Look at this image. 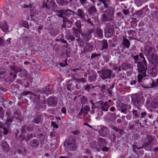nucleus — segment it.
<instances>
[{"label":"nucleus","mask_w":158,"mask_h":158,"mask_svg":"<svg viewBox=\"0 0 158 158\" xmlns=\"http://www.w3.org/2000/svg\"><path fill=\"white\" fill-rule=\"evenodd\" d=\"M147 142L151 143L152 144L156 141V138L155 136L150 135L148 136L147 138Z\"/></svg>","instance_id":"nucleus-30"},{"label":"nucleus","mask_w":158,"mask_h":158,"mask_svg":"<svg viewBox=\"0 0 158 158\" xmlns=\"http://www.w3.org/2000/svg\"><path fill=\"white\" fill-rule=\"evenodd\" d=\"M35 134L40 139V141L44 140L45 137V132L43 128H38L37 129Z\"/></svg>","instance_id":"nucleus-9"},{"label":"nucleus","mask_w":158,"mask_h":158,"mask_svg":"<svg viewBox=\"0 0 158 158\" xmlns=\"http://www.w3.org/2000/svg\"><path fill=\"white\" fill-rule=\"evenodd\" d=\"M11 69L16 73L22 71V69L20 67L13 66L11 67Z\"/></svg>","instance_id":"nucleus-39"},{"label":"nucleus","mask_w":158,"mask_h":158,"mask_svg":"<svg viewBox=\"0 0 158 158\" xmlns=\"http://www.w3.org/2000/svg\"><path fill=\"white\" fill-rule=\"evenodd\" d=\"M85 153L86 155H90L91 152L89 149L88 148H86L85 149Z\"/></svg>","instance_id":"nucleus-63"},{"label":"nucleus","mask_w":158,"mask_h":158,"mask_svg":"<svg viewBox=\"0 0 158 158\" xmlns=\"http://www.w3.org/2000/svg\"><path fill=\"white\" fill-rule=\"evenodd\" d=\"M145 83L147 88H153L154 81L151 78H148L146 80Z\"/></svg>","instance_id":"nucleus-23"},{"label":"nucleus","mask_w":158,"mask_h":158,"mask_svg":"<svg viewBox=\"0 0 158 158\" xmlns=\"http://www.w3.org/2000/svg\"><path fill=\"white\" fill-rule=\"evenodd\" d=\"M102 19V22H106L107 21H112V20L109 16L104 12L103 14L101 15Z\"/></svg>","instance_id":"nucleus-31"},{"label":"nucleus","mask_w":158,"mask_h":158,"mask_svg":"<svg viewBox=\"0 0 158 158\" xmlns=\"http://www.w3.org/2000/svg\"><path fill=\"white\" fill-rule=\"evenodd\" d=\"M139 66L137 67V70L139 74L137 76L138 80L139 83L141 82L143 78L146 76V72L147 70V67L144 66Z\"/></svg>","instance_id":"nucleus-2"},{"label":"nucleus","mask_w":158,"mask_h":158,"mask_svg":"<svg viewBox=\"0 0 158 158\" xmlns=\"http://www.w3.org/2000/svg\"><path fill=\"white\" fill-rule=\"evenodd\" d=\"M157 102H155L154 101H153L152 103V108H156L158 106Z\"/></svg>","instance_id":"nucleus-61"},{"label":"nucleus","mask_w":158,"mask_h":158,"mask_svg":"<svg viewBox=\"0 0 158 158\" xmlns=\"http://www.w3.org/2000/svg\"><path fill=\"white\" fill-rule=\"evenodd\" d=\"M56 5L55 3L52 1L48 0L46 2L45 1L43 2L42 7L49 9L55 7Z\"/></svg>","instance_id":"nucleus-10"},{"label":"nucleus","mask_w":158,"mask_h":158,"mask_svg":"<svg viewBox=\"0 0 158 158\" xmlns=\"http://www.w3.org/2000/svg\"><path fill=\"white\" fill-rule=\"evenodd\" d=\"M143 11L144 9L140 10H138L136 12V15H138V17H143Z\"/></svg>","instance_id":"nucleus-41"},{"label":"nucleus","mask_w":158,"mask_h":158,"mask_svg":"<svg viewBox=\"0 0 158 158\" xmlns=\"http://www.w3.org/2000/svg\"><path fill=\"white\" fill-rule=\"evenodd\" d=\"M67 149L71 151H74L76 147L74 140L72 138H69L67 141Z\"/></svg>","instance_id":"nucleus-8"},{"label":"nucleus","mask_w":158,"mask_h":158,"mask_svg":"<svg viewBox=\"0 0 158 158\" xmlns=\"http://www.w3.org/2000/svg\"><path fill=\"white\" fill-rule=\"evenodd\" d=\"M97 74L96 73L93 72L88 77V81L91 82H94L96 80Z\"/></svg>","instance_id":"nucleus-22"},{"label":"nucleus","mask_w":158,"mask_h":158,"mask_svg":"<svg viewBox=\"0 0 158 158\" xmlns=\"http://www.w3.org/2000/svg\"><path fill=\"white\" fill-rule=\"evenodd\" d=\"M42 103L40 102L38 103V105H36V107L37 108V109H40L42 108L43 106L42 105Z\"/></svg>","instance_id":"nucleus-64"},{"label":"nucleus","mask_w":158,"mask_h":158,"mask_svg":"<svg viewBox=\"0 0 158 158\" xmlns=\"http://www.w3.org/2000/svg\"><path fill=\"white\" fill-rule=\"evenodd\" d=\"M122 43L123 47L127 48H129L130 45V42L127 39L124 38Z\"/></svg>","instance_id":"nucleus-29"},{"label":"nucleus","mask_w":158,"mask_h":158,"mask_svg":"<svg viewBox=\"0 0 158 158\" xmlns=\"http://www.w3.org/2000/svg\"><path fill=\"white\" fill-rule=\"evenodd\" d=\"M75 80H76L77 82H81L83 83L85 82L86 81L85 79L84 78H81L75 79Z\"/></svg>","instance_id":"nucleus-52"},{"label":"nucleus","mask_w":158,"mask_h":158,"mask_svg":"<svg viewBox=\"0 0 158 158\" xmlns=\"http://www.w3.org/2000/svg\"><path fill=\"white\" fill-rule=\"evenodd\" d=\"M114 30L111 27H107L105 29V35L106 38H110L113 35Z\"/></svg>","instance_id":"nucleus-19"},{"label":"nucleus","mask_w":158,"mask_h":158,"mask_svg":"<svg viewBox=\"0 0 158 158\" xmlns=\"http://www.w3.org/2000/svg\"><path fill=\"white\" fill-rule=\"evenodd\" d=\"M6 74L5 72L4 69L0 72V78H3Z\"/></svg>","instance_id":"nucleus-58"},{"label":"nucleus","mask_w":158,"mask_h":158,"mask_svg":"<svg viewBox=\"0 0 158 158\" xmlns=\"http://www.w3.org/2000/svg\"><path fill=\"white\" fill-rule=\"evenodd\" d=\"M122 69L123 70H126L131 69L132 66L130 64L128 63L127 62H123L121 65Z\"/></svg>","instance_id":"nucleus-24"},{"label":"nucleus","mask_w":158,"mask_h":158,"mask_svg":"<svg viewBox=\"0 0 158 158\" xmlns=\"http://www.w3.org/2000/svg\"><path fill=\"white\" fill-rule=\"evenodd\" d=\"M63 22L64 23L63 24V25L64 26L65 25H66V24L67 23L69 24H70V20H68L67 18H65L63 19Z\"/></svg>","instance_id":"nucleus-53"},{"label":"nucleus","mask_w":158,"mask_h":158,"mask_svg":"<svg viewBox=\"0 0 158 158\" xmlns=\"http://www.w3.org/2000/svg\"><path fill=\"white\" fill-rule=\"evenodd\" d=\"M33 137V134H28L25 136H23L22 137L23 139H25L26 140H30Z\"/></svg>","instance_id":"nucleus-47"},{"label":"nucleus","mask_w":158,"mask_h":158,"mask_svg":"<svg viewBox=\"0 0 158 158\" xmlns=\"http://www.w3.org/2000/svg\"><path fill=\"white\" fill-rule=\"evenodd\" d=\"M94 88V86L92 85V84H90L87 85L85 87V89L89 92L91 91L92 89H93Z\"/></svg>","instance_id":"nucleus-46"},{"label":"nucleus","mask_w":158,"mask_h":158,"mask_svg":"<svg viewBox=\"0 0 158 158\" xmlns=\"http://www.w3.org/2000/svg\"><path fill=\"white\" fill-rule=\"evenodd\" d=\"M96 9L94 6L90 7L89 9V13L91 15L92 14H95L96 13Z\"/></svg>","instance_id":"nucleus-37"},{"label":"nucleus","mask_w":158,"mask_h":158,"mask_svg":"<svg viewBox=\"0 0 158 158\" xmlns=\"http://www.w3.org/2000/svg\"><path fill=\"white\" fill-rule=\"evenodd\" d=\"M108 45V44H107V41L106 40H103L102 41V48L101 49V50L107 49Z\"/></svg>","instance_id":"nucleus-40"},{"label":"nucleus","mask_w":158,"mask_h":158,"mask_svg":"<svg viewBox=\"0 0 158 158\" xmlns=\"http://www.w3.org/2000/svg\"><path fill=\"white\" fill-rule=\"evenodd\" d=\"M93 48V45L89 43H87L84 48V51L88 52L92 51Z\"/></svg>","instance_id":"nucleus-27"},{"label":"nucleus","mask_w":158,"mask_h":158,"mask_svg":"<svg viewBox=\"0 0 158 158\" xmlns=\"http://www.w3.org/2000/svg\"><path fill=\"white\" fill-rule=\"evenodd\" d=\"M112 72L110 70L106 69H103L102 74L100 77L103 80L107 78L110 79L111 77L113 78L114 76V74H113L112 75Z\"/></svg>","instance_id":"nucleus-3"},{"label":"nucleus","mask_w":158,"mask_h":158,"mask_svg":"<svg viewBox=\"0 0 158 158\" xmlns=\"http://www.w3.org/2000/svg\"><path fill=\"white\" fill-rule=\"evenodd\" d=\"M150 58L152 59V63L153 64V65H155L154 64L158 65V56L156 55L155 54L154 56Z\"/></svg>","instance_id":"nucleus-38"},{"label":"nucleus","mask_w":158,"mask_h":158,"mask_svg":"<svg viewBox=\"0 0 158 158\" xmlns=\"http://www.w3.org/2000/svg\"><path fill=\"white\" fill-rule=\"evenodd\" d=\"M5 111L3 107H0V118H1L3 117L4 115Z\"/></svg>","instance_id":"nucleus-50"},{"label":"nucleus","mask_w":158,"mask_h":158,"mask_svg":"<svg viewBox=\"0 0 158 158\" xmlns=\"http://www.w3.org/2000/svg\"><path fill=\"white\" fill-rule=\"evenodd\" d=\"M111 128L112 129L115 131V132H114V134L118 138L121 137L124 133V132L123 129H119L118 127L115 126H112L111 127Z\"/></svg>","instance_id":"nucleus-14"},{"label":"nucleus","mask_w":158,"mask_h":158,"mask_svg":"<svg viewBox=\"0 0 158 158\" xmlns=\"http://www.w3.org/2000/svg\"><path fill=\"white\" fill-rule=\"evenodd\" d=\"M105 14H106L112 20L114 18V11L112 8H109L104 11Z\"/></svg>","instance_id":"nucleus-21"},{"label":"nucleus","mask_w":158,"mask_h":158,"mask_svg":"<svg viewBox=\"0 0 158 158\" xmlns=\"http://www.w3.org/2000/svg\"><path fill=\"white\" fill-rule=\"evenodd\" d=\"M4 13L7 15H9L10 13L9 10V7L8 6H6L4 9Z\"/></svg>","instance_id":"nucleus-48"},{"label":"nucleus","mask_w":158,"mask_h":158,"mask_svg":"<svg viewBox=\"0 0 158 158\" xmlns=\"http://www.w3.org/2000/svg\"><path fill=\"white\" fill-rule=\"evenodd\" d=\"M23 96H27V97L29 98L31 101L35 102V99L37 98L39 100V98L37 95L33 94L31 92L27 91L23 92L21 94Z\"/></svg>","instance_id":"nucleus-4"},{"label":"nucleus","mask_w":158,"mask_h":158,"mask_svg":"<svg viewBox=\"0 0 158 158\" xmlns=\"http://www.w3.org/2000/svg\"><path fill=\"white\" fill-rule=\"evenodd\" d=\"M99 103L100 104V109L101 111L105 112L108 111L110 106L108 105L107 101L105 102L100 101Z\"/></svg>","instance_id":"nucleus-15"},{"label":"nucleus","mask_w":158,"mask_h":158,"mask_svg":"<svg viewBox=\"0 0 158 158\" xmlns=\"http://www.w3.org/2000/svg\"><path fill=\"white\" fill-rule=\"evenodd\" d=\"M132 112V114H134L135 118H138L139 117L140 113L139 112H137L136 110L133 109Z\"/></svg>","instance_id":"nucleus-49"},{"label":"nucleus","mask_w":158,"mask_h":158,"mask_svg":"<svg viewBox=\"0 0 158 158\" xmlns=\"http://www.w3.org/2000/svg\"><path fill=\"white\" fill-rule=\"evenodd\" d=\"M132 102L134 106L138 108L142 104L143 102L142 97L140 96H136L134 98H132Z\"/></svg>","instance_id":"nucleus-7"},{"label":"nucleus","mask_w":158,"mask_h":158,"mask_svg":"<svg viewBox=\"0 0 158 158\" xmlns=\"http://www.w3.org/2000/svg\"><path fill=\"white\" fill-rule=\"evenodd\" d=\"M132 57L135 60L134 63H137V64H138V63L139 62V61H138V60H139V56L137 55L135 56H132Z\"/></svg>","instance_id":"nucleus-57"},{"label":"nucleus","mask_w":158,"mask_h":158,"mask_svg":"<svg viewBox=\"0 0 158 158\" xmlns=\"http://www.w3.org/2000/svg\"><path fill=\"white\" fill-rule=\"evenodd\" d=\"M22 25L23 27L26 28H27L29 27V25L28 22L25 21H23L22 22Z\"/></svg>","instance_id":"nucleus-54"},{"label":"nucleus","mask_w":158,"mask_h":158,"mask_svg":"<svg viewBox=\"0 0 158 158\" xmlns=\"http://www.w3.org/2000/svg\"><path fill=\"white\" fill-rule=\"evenodd\" d=\"M135 3L138 7H140L142 5V2L140 0H136Z\"/></svg>","instance_id":"nucleus-55"},{"label":"nucleus","mask_w":158,"mask_h":158,"mask_svg":"<svg viewBox=\"0 0 158 158\" xmlns=\"http://www.w3.org/2000/svg\"><path fill=\"white\" fill-rule=\"evenodd\" d=\"M73 30L74 31L73 33L77 38L79 39L80 37V33L81 32V30H78L75 27H73L72 28Z\"/></svg>","instance_id":"nucleus-33"},{"label":"nucleus","mask_w":158,"mask_h":158,"mask_svg":"<svg viewBox=\"0 0 158 158\" xmlns=\"http://www.w3.org/2000/svg\"><path fill=\"white\" fill-rule=\"evenodd\" d=\"M90 147L93 149H95L97 147V144L95 142H92L90 143Z\"/></svg>","instance_id":"nucleus-51"},{"label":"nucleus","mask_w":158,"mask_h":158,"mask_svg":"<svg viewBox=\"0 0 158 158\" xmlns=\"http://www.w3.org/2000/svg\"><path fill=\"white\" fill-rule=\"evenodd\" d=\"M94 31V30L93 29H89L85 33H82V36L83 39L85 41H88L91 39L92 36L91 34Z\"/></svg>","instance_id":"nucleus-11"},{"label":"nucleus","mask_w":158,"mask_h":158,"mask_svg":"<svg viewBox=\"0 0 158 158\" xmlns=\"http://www.w3.org/2000/svg\"><path fill=\"white\" fill-rule=\"evenodd\" d=\"M50 135L51 137L53 139H55L56 138L57 136H56L55 133L51 132L50 133Z\"/></svg>","instance_id":"nucleus-62"},{"label":"nucleus","mask_w":158,"mask_h":158,"mask_svg":"<svg viewBox=\"0 0 158 158\" xmlns=\"http://www.w3.org/2000/svg\"><path fill=\"white\" fill-rule=\"evenodd\" d=\"M139 56L140 57L143 59V60L140 61H139L138 64H137V67L139 66H144L145 67H147V63L145 59L144 56L143 54L142 53H140L139 54Z\"/></svg>","instance_id":"nucleus-16"},{"label":"nucleus","mask_w":158,"mask_h":158,"mask_svg":"<svg viewBox=\"0 0 158 158\" xmlns=\"http://www.w3.org/2000/svg\"><path fill=\"white\" fill-rule=\"evenodd\" d=\"M56 1L58 4L62 6L67 4L68 3L67 2L64 0H56Z\"/></svg>","instance_id":"nucleus-44"},{"label":"nucleus","mask_w":158,"mask_h":158,"mask_svg":"<svg viewBox=\"0 0 158 158\" xmlns=\"http://www.w3.org/2000/svg\"><path fill=\"white\" fill-rule=\"evenodd\" d=\"M66 16L68 17H69L71 15L74 16L76 14L75 12L69 9L66 10Z\"/></svg>","instance_id":"nucleus-36"},{"label":"nucleus","mask_w":158,"mask_h":158,"mask_svg":"<svg viewBox=\"0 0 158 158\" xmlns=\"http://www.w3.org/2000/svg\"><path fill=\"white\" fill-rule=\"evenodd\" d=\"M12 121V118L9 117L7 118L6 122L5 123V124H2L0 127L3 130V132L4 135H6L8 133V128L9 126L10 125L9 123H11Z\"/></svg>","instance_id":"nucleus-5"},{"label":"nucleus","mask_w":158,"mask_h":158,"mask_svg":"<svg viewBox=\"0 0 158 158\" xmlns=\"http://www.w3.org/2000/svg\"><path fill=\"white\" fill-rule=\"evenodd\" d=\"M152 145V144L147 142L144 144V148L146 150L151 151L152 150L153 147Z\"/></svg>","instance_id":"nucleus-35"},{"label":"nucleus","mask_w":158,"mask_h":158,"mask_svg":"<svg viewBox=\"0 0 158 158\" xmlns=\"http://www.w3.org/2000/svg\"><path fill=\"white\" fill-rule=\"evenodd\" d=\"M76 40L77 41H79V45L81 47H82L84 45V42L81 40V38L78 39H77Z\"/></svg>","instance_id":"nucleus-60"},{"label":"nucleus","mask_w":158,"mask_h":158,"mask_svg":"<svg viewBox=\"0 0 158 158\" xmlns=\"http://www.w3.org/2000/svg\"><path fill=\"white\" fill-rule=\"evenodd\" d=\"M42 121V116L41 114L36 113L34 116L33 121L35 123L38 124Z\"/></svg>","instance_id":"nucleus-20"},{"label":"nucleus","mask_w":158,"mask_h":158,"mask_svg":"<svg viewBox=\"0 0 158 158\" xmlns=\"http://www.w3.org/2000/svg\"><path fill=\"white\" fill-rule=\"evenodd\" d=\"M47 103L49 106H55L57 104V99L54 97H50L47 100Z\"/></svg>","instance_id":"nucleus-13"},{"label":"nucleus","mask_w":158,"mask_h":158,"mask_svg":"<svg viewBox=\"0 0 158 158\" xmlns=\"http://www.w3.org/2000/svg\"><path fill=\"white\" fill-rule=\"evenodd\" d=\"M8 27L9 25L5 21L1 22L0 23V28L4 32L7 33L9 32Z\"/></svg>","instance_id":"nucleus-17"},{"label":"nucleus","mask_w":158,"mask_h":158,"mask_svg":"<svg viewBox=\"0 0 158 158\" xmlns=\"http://www.w3.org/2000/svg\"><path fill=\"white\" fill-rule=\"evenodd\" d=\"M144 54L148 57H153L155 55L156 53L155 48L147 45L144 47Z\"/></svg>","instance_id":"nucleus-1"},{"label":"nucleus","mask_w":158,"mask_h":158,"mask_svg":"<svg viewBox=\"0 0 158 158\" xmlns=\"http://www.w3.org/2000/svg\"><path fill=\"white\" fill-rule=\"evenodd\" d=\"M26 129L24 125H23L21 129L22 135H20L21 137H23L26 133Z\"/></svg>","instance_id":"nucleus-45"},{"label":"nucleus","mask_w":158,"mask_h":158,"mask_svg":"<svg viewBox=\"0 0 158 158\" xmlns=\"http://www.w3.org/2000/svg\"><path fill=\"white\" fill-rule=\"evenodd\" d=\"M76 15L79 18L81 19V20H85V18L88 17L87 13H84V10L81 9H78Z\"/></svg>","instance_id":"nucleus-12"},{"label":"nucleus","mask_w":158,"mask_h":158,"mask_svg":"<svg viewBox=\"0 0 158 158\" xmlns=\"http://www.w3.org/2000/svg\"><path fill=\"white\" fill-rule=\"evenodd\" d=\"M147 73L149 76L155 77L157 74V67L155 65L149 66L148 68Z\"/></svg>","instance_id":"nucleus-6"},{"label":"nucleus","mask_w":158,"mask_h":158,"mask_svg":"<svg viewBox=\"0 0 158 158\" xmlns=\"http://www.w3.org/2000/svg\"><path fill=\"white\" fill-rule=\"evenodd\" d=\"M41 92L42 94H46L48 96L49 94H52L53 93V91L50 88H45L41 90Z\"/></svg>","instance_id":"nucleus-28"},{"label":"nucleus","mask_w":158,"mask_h":158,"mask_svg":"<svg viewBox=\"0 0 158 158\" xmlns=\"http://www.w3.org/2000/svg\"><path fill=\"white\" fill-rule=\"evenodd\" d=\"M26 130L27 131H31L33 129V127L31 126L28 125H24Z\"/></svg>","instance_id":"nucleus-59"},{"label":"nucleus","mask_w":158,"mask_h":158,"mask_svg":"<svg viewBox=\"0 0 158 158\" xmlns=\"http://www.w3.org/2000/svg\"><path fill=\"white\" fill-rule=\"evenodd\" d=\"M31 146L33 148L37 147L39 144V142L38 139H34L32 140L30 142Z\"/></svg>","instance_id":"nucleus-26"},{"label":"nucleus","mask_w":158,"mask_h":158,"mask_svg":"<svg viewBox=\"0 0 158 158\" xmlns=\"http://www.w3.org/2000/svg\"><path fill=\"white\" fill-rule=\"evenodd\" d=\"M96 33L98 36L100 37H101L103 35V31L100 28H98L96 30Z\"/></svg>","instance_id":"nucleus-43"},{"label":"nucleus","mask_w":158,"mask_h":158,"mask_svg":"<svg viewBox=\"0 0 158 158\" xmlns=\"http://www.w3.org/2000/svg\"><path fill=\"white\" fill-rule=\"evenodd\" d=\"M98 143L99 147H103L106 145L107 142L105 139L99 138L98 139Z\"/></svg>","instance_id":"nucleus-25"},{"label":"nucleus","mask_w":158,"mask_h":158,"mask_svg":"<svg viewBox=\"0 0 158 158\" xmlns=\"http://www.w3.org/2000/svg\"><path fill=\"white\" fill-rule=\"evenodd\" d=\"M57 13L59 14L58 16L60 18H63V19L66 16V10H58Z\"/></svg>","instance_id":"nucleus-32"},{"label":"nucleus","mask_w":158,"mask_h":158,"mask_svg":"<svg viewBox=\"0 0 158 158\" xmlns=\"http://www.w3.org/2000/svg\"><path fill=\"white\" fill-rule=\"evenodd\" d=\"M2 148L7 152L9 150V146L7 143L5 141H2Z\"/></svg>","instance_id":"nucleus-34"},{"label":"nucleus","mask_w":158,"mask_h":158,"mask_svg":"<svg viewBox=\"0 0 158 158\" xmlns=\"http://www.w3.org/2000/svg\"><path fill=\"white\" fill-rule=\"evenodd\" d=\"M128 34L129 35H130L131 36H134L136 35V33L135 31L132 30H131L128 31Z\"/></svg>","instance_id":"nucleus-56"},{"label":"nucleus","mask_w":158,"mask_h":158,"mask_svg":"<svg viewBox=\"0 0 158 158\" xmlns=\"http://www.w3.org/2000/svg\"><path fill=\"white\" fill-rule=\"evenodd\" d=\"M109 132V129L106 127H102L99 130L100 135L102 136H105Z\"/></svg>","instance_id":"nucleus-18"},{"label":"nucleus","mask_w":158,"mask_h":158,"mask_svg":"<svg viewBox=\"0 0 158 158\" xmlns=\"http://www.w3.org/2000/svg\"><path fill=\"white\" fill-rule=\"evenodd\" d=\"M76 28L78 30H81V23L80 20H77L75 23Z\"/></svg>","instance_id":"nucleus-42"}]
</instances>
